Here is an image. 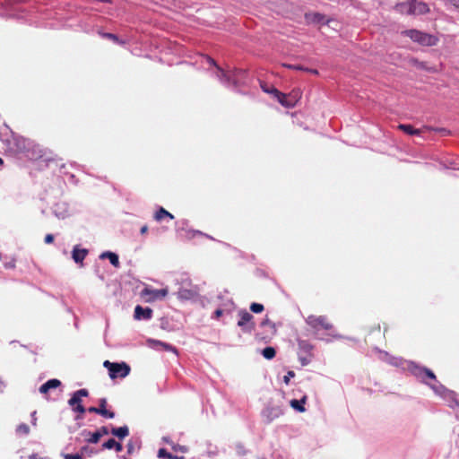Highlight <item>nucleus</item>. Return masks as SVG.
<instances>
[{"mask_svg":"<svg viewBox=\"0 0 459 459\" xmlns=\"http://www.w3.org/2000/svg\"><path fill=\"white\" fill-rule=\"evenodd\" d=\"M402 34L410 38L413 42L424 47L436 46L438 42L437 36L418 30H407L403 31Z\"/></svg>","mask_w":459,"mask_h":459,"instance_id":"1","label":"nucleus"},{"mask_svg":"<svg viewBox=\"0 0 459 459\" xmlns=\"http://www.w3.org/2000/svg\"><path fill=\"white\" fill-rule=\"evenodd\" d=\"M245 74L243 70H234V71H224L223 69L218 67L217 77L218 79L224 83L232 84L235 87H238L242 84V76Z\"/></svg>","mask_w":459,"mask_h":459,"instance_id":"2","label":"nucleus"},{"mask_svg":"<svg viewBox=\"0 0 459 459\" xmlns=\"http://www.w3.org/2000/svg\"><path fill=\"white\" fill-rule=\"evenodd\" d=\"M103 366L108 370L109 377L112 379L124 378L130 373V367L126 362L117 363L105 360Z\"/></svg>","mask_w":459,"mask_h":459,"instance_id":"3","label":"nucleus"},{"mask_svg":"<svg viewBox=\"0 0 459 459\" xmlns=\"http://www.w3.org/2000/svg\"><path fill=\"white\" fill-rule=\"evenodd\" d=\"M306 323L316 332L320 330H330L333 328V325L325 316H308L306 318Z\"/></svg>","mask_w":459,"mask_h":459,"instance_id":"4","label":"nucleus"},{"mask_svg":"<svg viewBox=\"0 0 459 459\" xmlns=\"http://www.w3.org/2000/svg\"><path fill=\"white\" fill-rule=\"evenodd\" d=\"M272 94L277 100L286 108H292L299 98V91H293L291 94L286 95L279 91L276 88H272Z\"/></svg>","mask_w":459,"mask_h":459,"instance_id":"5","label":"nucleus"},{"mask_svg":"<svg viewBox=\"0 0 459 459\" xmlns=\"http://www.w3.org/2000/svg\"><path fill=\"white\" fill-rule=\"evenodd\" d=\"M238 325L244 333H250L255 329L254 316L247 310H240L238 312Z\"/></svg>","mask_w":459,"mask_h":459,"instance_id":"6","label":"nucleus"},{"mask_svg":"<svg viewBox=\"0 0 459 459\" xmlns=\"http://www.w3.org/2000/svg\"><path fill=\"white\" fill-rule=\"evenodd\" d=\"M89 395V392L86 389H80L73 394V396L69 399L68 404L73 408V411L84 413L85 408L82 405V397Z\"/></svg>","mask_w":459,"mask_h":459,"instance_id":"7","label":"nucleus"},{"mask_svg":"<svg viewBox=\"0 0 459 459\" xmlns=\"http://www.w3.org/2000/svg\"><path fill=\"white\" fill-rule=\"evenodd\" d=\"M411 372L413 375H415L417 377L420 378L423 382L427 383L425 378H430L432 380L436 379L435 374L427 368H421L419 366H412L411 368Z\"/></svg>","mask_w":459,"mask_h":459,"instance_id":"8","label":"nucleus"},{"mask_svg":"<svg viewBox=\"0 0 459 459\" xmlns=\"http://www.w3.org/2000/svg\"><path fill=\"white\" fill-rule=\"evenodd\" d=\"M142 295L143 296H147V295L150 296V298L148 299L149 301L160 299L165 298L168 295V290L167 289L150 290L148 288H145L144 290H143Z\"/></svg>","mask_w":459,"mask_h":459,"instance_id":"9","label":"nucleus"},{"mask_svg":"<svg viewBox=\"0 0 459 459\" xmlns=\"http://www.w3.org/2000/svg\"><path fill=\"white\" fill-rule=\"evenodd\" d=\"M305 19L307 23H315V24H325L328 23L329 20L326 17L319 13H306Z\"/></svg>","mask_w":459,"mask_h":459,"instance_id":"10","label":"nucleus"},{"mask_svg":"<svg viewBox=\"0 0 459 459\" xmlns=\"http://www.w3.org/2000/svg\"><path fill=\"white\" fill-rule=\"evenodd\" d=\"M281 414L282 410L278 406L269 407L263 412V416L265 418L267 423L272 422L273 420L279 418Z\"/></svg>","mask_w":459,"mask_h":459,"instance_id":"11","label":"nucleus"},{"mask_svg":"<svg viewBox=\"0 0 459 459\" xmlns=\"http://www.w3.org/2000/svg\"><path fill=\"white\" fill-rule=\"evenodd\" d=\"M152 316V310L150 307L143 308L141 306H136L134 308V318L137 320L150 319Z\"/></svg>","mask_w":459,"mask_h":459,"instance_id":"12","label":"nucleus"},{"mask_svg":"<svg viewBox=\"0 0 459 459\" xmlns=\"http://www.w3.org/2000/svg\"><path fill=\"white\" fill-rule=\"evenodd\" d=\"M429 12V8L427 4L412 0V15L425 14Z\"/></svg>","mask_w":459,"mask_h":459,"instance_id":"13","label":"nucleus"},{"mask_svg":"<svg viewBox=\"0 0 459 459\" xmlns=\"http://www.w3.org/2000/svg\"><path fill=\"white\" fill-rule=\"evenodd\" d=\"M108 434V429L107 427H101L100 429L91 434V437L87 439L89 443L96 444L100 441V438Z\"/></svg>","mask_w":459,"mask_h":459,"instance_id":"14","label":"nucleus"},{"mask_svg":"<svg viewBox=\"0 0 459 459\" xmlns=\"http://www.w3.org/2000/svg\"><path fill=\"white\" fill-rule=\"evenodd\" d=\"M88 254V250L87 249H80L78 247H74V250H73V253H72V257L73 259L74 260L75 263L79 264V263H82L83 261V259L85 258V256L87 255Z\"/></svg>","mask_w":459,"mask_h":459,"instance_id":"15","label":"nucleus"},{"mask_svg":"<svg viewBox=\"0 0 459 459\" xmlns=\"http://www.w3.org/2000/svg\"><path fill=\"white\" fill-rule=\"evenodd\" d=\"M395 9L403 14H412V0L396 4Z\"/></svg>","mask_w":459,"mask_h":459,"instance_id":"16","label":"nucleus"},{"mask_svg":"<svg viewBox=\"0 0 459 459\" xmlns=\"http://www.w3.org/2000/svg\"><path fill=\"white\" fill-rule=\"evenodd\" d=\"M60 385H61V382L58 379H50L39 387V392L41 394H47L48 392V390L56 388Z\"/></svg>","mask_w":459,"mask_h":459,"instance_id":"17","label":"nucleus"},{"mask_svg":"<svg viewBox=\"0 0 459 459\" xmlns=\"http://www.w3.org/2000/svg\"><path fill=\"white\" fill-rule=\"evenodd\" d=\"M196 295V291L186 288H180L178 291V298L180 299H191Z\"/></svg>","mask_w":459,"mask_h":459,"instance_id":"18","label":"nucleus"},{"mask_svg":"<svg viewBox=\"0 0 459 459\" xmlns=\"http://www.w3.org/2000/svg\"><path fill=\"white\" fill-rule=\"evenodd\" d=\"M111 433L118 438L123 439L129 435V429L126 426L113 428Z\"/></svg>","mask_w":459,"mask_h":459,"instance_id":"19","label":"nucleus"},{"mask_svg":"<svg viewBox=\"0 0 459 459\" xmlns=\"http://www.w3.org/2000/svg\"><path fill=\"white\" fill-rule=\"evenodd\" d=\"M105 257H108L109 259L110 264L112 265H114L115 267L119 266L118 256L115 253L105 252L100 255V258H105Z\"/></svg>","mask_w":459,"mask_h":459,"instance_id":"20","label":"nucleus"},{"mask_svg":"<svg viewBox=\"0 0 459 459\" xmlns=\"http://www.w3.org/2000/svg\"><path fill=\"white\" fill-rule=\"evenodd\" d=\"M306 399L307 397L304 396L302 399L300 400H291L290 401V406L297 410L298 411H300V412H303L305 411V407L303 406V404L306 403Z\"/></svg>","mask_w":459,"mask_h":459,"instance_id":"21","label":"nucleus"},{"mask_svg":"<svg viewBox=\"0 0 459 459\" xmlns=\"http://www.w3.org/2000/svg\"><path fill=\"white\" fill-rule=\"evenodd\" d=\"M106 404H107V400L105 398H101L100 400L99 410H102L103 411L106 412V414H100V415L103 417L108 418V419H113L115 417V413L108 411L106 409Z\"/></svg>","mask_w":459,"mask_h":459,"instance_id":"22","label":"nucleus"},{"mask_svg":"<svg viewBox=\"0 0 459 459\" xmlns=\"http://www.w3.org/2000/svg\"><path fill=\"white\" fill-rule=\"evenodd\" d=\"M165 217H169L171 220L174 219V216L162 207L160 208V210L154 215L155 220L158 221H161Z\"/></svg>","mask_w":459,"mask_h":459,"instance_id":"23","label":"nucleus"},{"mask_svg":"<svg viewBox=\"0 0 459 459\" xmlns=\"http://www.w3.org/2000/svg\"><path fill=\"white\" fill-rule=\"evenodd\" d=\"M401 130H403L404 133L408 134H419L420 130L414 129L411 125H399L398 126Z\"/></svg>","mask_w":459,"mask_h":459,"instance_id":"24","label":"nucleus"},{"mask_svg":"<svg viewBox=\"0 0 459 459\" xmlns=\"http://www.w3.org/2000/svg\"><path fill=\"white\" fill-rule=\"evenodd\" d=\"M275 350L273 347H266L263 350L262 354L267 359H272L275 356Z\"/></svg>","mask_w":459,"mask_h":459,"instance_id":"25","label":"nucleus"},{"mask_svg":"<svg viewBox=\"0 0 459 459\" xmlns=\"http://www.w3.org/2000/svg\"><path fill=\"white\" fill-rule=\"evenodd\" d=\"M16 432L19 435H28L30 433V428L27 424L22 423L17 427Z\"/></svg>","mask_w":459,"mask_h":459,"instance_id":"26","label":"nucleus"},{"mask_svg":"<svg viewBox=\"0 0 459 459\" xmlns=\"http://www.w3.org/2000/svg\"><path fill=\"white\" fill-rule=\"evenodd\" d=\"M158 456L160 458H168V459H179L178 456H173L172 455H170L169 453L167 452L166 449L164 448H160L159 451H158Z\"/></svg>","mask_w":459,"mask_h":459,"instance_id":"27","label":"nucleus"},{"mask_svg":"<svg viewBox=\"0 0 459 459\" xmlns=\"http://www.w3.org/2000/svg\"><path fill=\"white\" fill-rule=\"evenodd\" d=\"M250 310L254 313H261L264 310V306L259 303H252L250 306Z\"/></svg>","mask_w":459,"mask_h":459,"instance_id":"28","label":"nucleus"},{"mask_svg":"<svg viewBox=\"0 0 459 459\" xmlns=\"http://www.w3.org/2000/svg\"><path fill=\"white\" fill-rule=\"evenodd\" d=\"M117 441L113 438L108 439L105 443H103L102 447L106 449H112L116 446Z\"/></svg>","mask_w":459,"mask_h":459,"instance_id":"29","label":"nucleus"},{"mask_svg":"<svg viewBox=\"0 0 459 459\" xmlns=\"http://www.w3.org/2000/svg\"><path fill=\"white\" fill-rule=\"evenodd\" d=\"M299 347H300V349H302L306 351H309L312 350V345L304 341L299 342Z\"/></svg>","mask_w":459,"mask_h":459,"instance_id":"30","label":"nucleus"},{"mask_svg":"<svg viewBox=\"0 0 459 459\" xmlns=\"http://www.w3.org/2000/svg\"><path fill=\"white\" fill-rule=\"evenodd\" d=\"M295 374L293 371H289L286 376L283 377V381L286 385L289 384L291 377H294Z\"/></svg>","mask_w":459,"mask_h":459,"instance_id":"31","label":"nucleus"},{"mask_svg":"<svg viewBox=\"0 0 459 459\" xmlns=\"http://www.w3.org/2000/svg\"><path fill=\"white\" fill-rule=\"evenodd\" d=\"M88 411L89 412H92V413H97V414H106L105 411H103L102 410H99V407H90L88 409Z\"/></svg>","mask_w":459,"mask_h":459,"instance_id":"32","label":"nucleus"},{"mask_svg":"<svg viewBox=\"0 0 459 459\" xmlns=\"http://www.w3.org/2000/svg\"><path fill=\"white\" fill-rule=\"evenodd\" d=\"M158 343L160 345H161L165 350L176 352V349L173 346H171L168 343L161 342H158Z\"/></svg>","mask_w":459,"mask_h":459,"instance_id":"33","label":"nucleus"},{"mask_svg":"<svg viewBox=\"0 0 459 459\" xmlns=\"http://www.w3.org/2000/svg\"><path fill=\"white\" fill-rule=\"evenodd\" d=\"M54 241V236L52 234H48L45 237V243L51 244Z\"/></svg>","mask_w":459,"mask_h":459,"instance_id":"34","label":"nucleus"},{"mask_svg":"<svg viewBox=\"0 0 459 459\" xmlns=\"http://www.w3.org/2000/svg\"><path fill=\"white\" fill-rule=\"evenodd\" d=\"M446 3L454 5L455 8H459V0H445Z\"/></svg>","mask_w":459,"mask_h":459,"instance_id":"35","label":"nucleus"},{"mask_svg":"<svg viewBox=\"0 0 459 459\" xmlns=\"http://www.w3.org/2000/svg\"><path fill=\"white\" fill-rule=\"evenodd\" d=\"M261 88L263 89V91H264V92H267V93L272 94V88H273V86L268 87V86H266L265 84H261Z\"/></svg>","mask_w":459,"mask_h":459,"instance_id":"36","label":"nucleus"},{"mask_svg":"<svg viewBox=\"0 0 459 459\" xmlns=\"http://www.w3.org/2000/svg\"><path fill=\"white\" fill-rule=\"evenodd\" d=\"M287 67H289L290 69L300 70V71H304L305 70V67H303L301 65H288Z\"/></svg>","mask_w":459,"mask_h":459,"instance_id":"37","label":"nucleus"},{"mask_svg":"<svg viewBox=\"0 0 459 459\" xmlns=\"http://www.w3.org/2000/svg\"><path fill=\"white\" fill-rule=\"evenodd\" d=\"M31 423L33 426L37 425V417H36V411H33L31 414Z\"/></svg>","mask_w":459,"mask_h":459,"instance_id":"38","label":"nucleus"},{"mask_svg":"<svg viewBox=\"0 0 459 459\" xmlns=\"http://www.w3.org/2000/svg\"><path fill=\"white\" fill-rule=\"evenodd\" d=\"M114 448L116 449L117 452H121L123 449L122 445L118 442L116 443V446H114Z\"/></svg>","mask_w":459,"mask_h":459,"instance_id":"39","label":"nucleus"},{"mask_svg":"<svg viewBox=\"0 0 459 459\" xmlns=\"http://www.w3.org/2000/svg\"><path fill=\"white\" fill-rule=\"evenodd\" d=\"M223 311L221 309H217L215 312H214V316L216 318H219L221 315H222Z\"/></svg>","mask_w":459,"mask_h":459,"instance_id":"40","label":"nucleus"},{"mask_svg":"<svg viewBox=\"0 0 459 459\" xmlns=\"http://www.w3.org/2000/svg\"><path fill=\"white\" fill-rule=\"evenodd\" d=\"M306 72H308V73H311V74H318V71L316 70V69H308V68H305Z\"/></svg>","mask_w":459,"mask_h":459,"instance_id":"41","label":"nucleus"},{"mask_svg":"<svg viewBox=\"0 0 459 459\" xmlns=\"http://www.w3.org/2000/svg\"><path fill=\"white\" fill-rule=\"evenodd\" d=\"M173 449L176 450V451L179 450L181 452H186V449L184 447L180 446H174Z\"/></svg>","mask_w":459,"mask_h":459,"instance_id":"42","label":"nucleus"},{"mask_svg":"<svg viewBox=\"0 0 459 459\" xmlns=\"http://www.w3.org/2000/svg\"><path fill=\"white\" fill-rule=\"evenodd\" d=\"M147 230H148V227L146 225H144L141 228L142 234H145L147 232Z\"/></svg>","mask_w":459,"mask_h":459,"instance_id":"43","label":"nucleus"},{"mask_svg":"<svg viewBox=\"0 0 459 459\" xmlns=\"http://www.w3.org/2000/svg\"><path fill=\"white\" fill-rule=\"evenodd\" d=\"M107 37H108V38H109V39H114V40H115V39H117V36H116V35H114V34H111V33H108V34H107Z\"/></svg>","mask_w":459,"mask_h":459,"instance_id":"44","label":"nucleus"},{"mask_svg":"<svg viewBox=\"0 0 459 459\" xmlns=\"http://www.w3.org/2000/svg\"><path fill=\"white\" fill-rule=\"evenodd\" d=\"M431 388H432L436 393H439V389H443V386L436 387V386L431 385Z\"/></svg>","mask_w":459,"mask_h":459,"instance_id":"45","label":"nucleus"},{"mask_svg":"<svg viewBox=\"0 0 459 459\" xmlns=\"http://www.w3.org/2000/svg\"><path fill=\"white\" fill-rule=\"evenodd\" d=\"M127 448H128V453H132L134 446L132 444H128Z\"/></svg>","mask_w":459,"mask_h":459,"instance_id":"46","label":"nucleus"},{"mask_svg":"<svg viewBox=\"0 0 459 459\" xmlns=\"http://www.w3.org/2000/svg\"><path fill=\"white\" fill-rule=\"evenodd\" d=\"M30 459H40V458H39L37 455L33 454V455H30Z\"/></svg>","mask_w":459,"mask_h":459,"instance_id":"47","label":"nucleus"},{"mask_svg":"<svg viewBox=\"0 0 459 459\" xmlns=\"http://www.w3.org/2000/svg\"><path fill=\"white\" fill-rule=\"evenodd\" d=\"M301 363H302V365H307L308 363V361L305 359H301Z\"/></svg>","mask_w":459,"mask_h":459,"instance_id":"48","label":"nucleus"},{"mask_svg":"<svg viewBox=\"0 0 459 459\" xmlns=\"http://www.w3.org/2000/svg\"><path fill=\"white\" fill-rule=\"evenodd\" d=\"M267 323H268V320H264V321H263V322H262V325H266Z\"/></svg>","mask_w":459,"mask_h":459,"instance_id":"49","label":"nucleus"},{"mask_svg":"<svg viewBox=\"0 0 459 459\" xmlns=\"http://www.w3.org/2000/svg\"><path fill=\"white\" fill-rule=\"evenodd\" d=\"M3 163H4V160H3V159L0 157V166H1V165H3Z\"/></svg>","mask_w":459,"mask_h":459,"instance_id":"50","label":"nucleus"},{"mask_svg":"<svg viewBox=\"0 0 459 459\" xmlns=\"http://www.w3.org/2000/svg\"><path fill=\"white\" fill-rule=\"evenodd\" d=\"M210 63L215 65V62L212 59H210Z\"/></svg>","mask_w":459,"mask_h":459,"instance_id":"51","label":"nucleus"}]
</instances>
